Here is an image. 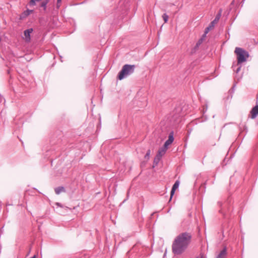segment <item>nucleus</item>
<instances>
[{
    "instance_id": "obj_1",
    "label": "nucleus",
    "mask_w": 258,
    "mask_h": 258,
    "mask_svg": "<svg viewBox=\"0 0 258 258\" xmlns=\"http://www.w3.org/2000/svg\"><path fill=\"white\" fill-rule=\"evenodd\" d=\"M191 240V235L183 232L175 237L172 245V250L175 254H181L187 248Z\"/></svg>"
},
{
    "instance_id": "obj_2",
    "label": "nucleus",
    "mask_w": 258,
    "mask_h": 258,
    "mask_svg": "<svg viewBox=\"0 0 258 258\" xmlns=\"http://www.w3.org/2000/svg\"><path fill=\"white\" fill-rule=\"evenodd\" d=\"M234 53L236 55L237 65L246 61L249 56L248 52L240 47H236Z\"/></svg>"
},
{
    "instance_id": "obj_3",
    "label": "nucleus",
    "mask_w": 258,
    "mask_h": 258,
    "mask_svg": "<svg viewBox=\"0 0 258 258\" xmlns=\"http://www.w3.org/2000/svg\"><path fill=\"white\" fill-rule=\"evenodd\" d=\"M135 65L127 64L124 65L122 67L121 70L118 73L117 76L118 79L119 80H121L133 74L135 71Z\"/></svg>"
},
{
    "instance_id": "obj_4",
    "label": "nucleus",
    "mask_w": 258,
    "mask_h": 258,
    "mask_svg": "<svg viewBox=\"0 0 258 258\" xmlns=\"http://www.w3.org/2000/svg\"><path fill=\"white\" fill-rule=\"evenodd\" d=\"M33 30L32 28H29L24 31V35L22 36L23 39L26 42H30L31 40V33H32Z\"/></svg>"
},
{
    "instance_id": "obj_5",
    "label": "nucleus",
    "mask_w": 258,
    "mask_h": 258,
    "mask_svg": "<svg viewBox=\"0 0 258 258\" xmlns=\"http://www.w3.org/2000/svg\"><path fill=\"white\" fill-rule=\"evenodd\" d=\"M258 115V105L253 107L250 112L249 117L252 118H255Z\"/></svg>"
},
{
    "instance_id": "obj_6",
    "label": "nucleus",
    "mask_w": 258,
    "mask_h": 258,
    "mask_svg": "<svg viewBox=\"0 0 258 258\" xmlns=\"http://www.w3.org/2000/svg\"><path fill=\"white\" fill-rule=\"evenodd\" d=\"M174 141L173 132H171L168 136V140L164 143V146L167 148L168 146L171 144Z\"/></svg>"
},
{
    "instance_id": "obj_7",
    "label": "nucleus",
    "mask_w": 258,
    "mask_h": 258,
    "mask_svg": "<svg viewBox=\"0 0 258 258\" xmlns=\"http://www.w3.org/2000/svg\"><path fill=\"white\" fill-rule=\"evenodd\" d=\"M179 185V181L178 180L176 181L174 183V184H173V185L172 187L171 192H170V201L171 200L173 196L174 195L175 190L178 187Z\"/></svg>"
},
{
    "instance_id": "obj_8",
    "label": "nucleus",
    "mask_w": 258,
    "mask_h": 258,
    "mask_svg": "<svg viewBox=\"0 0 258 258\" xmlns=\"http://www.w3.org/2000/svg\"><path fill=\"white\" fill-rule=\"evenodd\" d=\"M226 254V248H224L220 251L216 258H225Z\"/></svg>"
},
{
    "instance_id": "obj_9",
    "label": "nucleus",
    "mask_w": 258,
    "mask_h": 258,
    "mask_svg": "<svg viewBox=\"0 0 258 258\" xmlns=\"http://www.w3.org/2000/svg\"><path fill=\"white\" fill-rule=\"evenodd\" d=\"M167 149V148L163 146V147L159 150L157 155L162 157L165 154Z\"/></svg>"
},
{
    "instance_id": "obj_10",
    "label": "nucleus",
    "mask_w": 258,
    "mask_h": 258,
    "mask_svg": "<svg viewBox=\"0 0 258 258\" xmlns=\"http://www.w3.org/2000/svg\"><path fill=\"white\" fill-rule=\"evenodd\" d=\"M220 16V14L219 15V16H217L215 19L210 23L209 26L208 27L210 28V30L212 29L214 26L215 23H217V22L219 20Z\"/></svg>"
},
{
    "instance_id": "obj_11",
    "label": "nucleus",
    "mask_w": 258,
    "mask_h": 258,
    "mask_svg": "<svg viewBox=\"0 0 258 258\" xmlns=\"http://www.w3.org/2000/svg\"><path fill=\"white\" fill-rule=\"evenodd\" d=\"M65 189L62 186H59L55 188V192L57 195H59L62 192H64Z\"/></svg>"
},
{
    "instance_id": "obj_12",
    "label": "nucleus",
    "mask_w": 258,
    "mask_h": 258,
    "mask_svg": "<svg viewBox=\"0 0 258 258\" xmlns=\"http://www.w3.org/2000/svg\"><path fill=\"white\" fill-rule=\"evenodd\" d=\"M50 0H44L40 4V7L43 8L44 10L46 9V5L49 3Z\"/></svg>"
},
{
    "instance_id": "obj_13",
    "label": "nucleus",
    "mask_w": 258,
    "mask_h": 258,
    "mask_svg": "<svg viewBox=\"0 0 258 258\" xmlns=\"http://www.w3.org/2000/svg\"><path fill=\"white\" fill-rule=\"evenodd\" d=\"M203 41H204V38H201L197 42V43L195 47V49H198L199 48V47L200 46V45L203 43Z\"/></svg>"
},
{
    "instance_id": "obj_14",
    "label": "nucleus",
    "mask_w": 258,
    "mask_h": 258,
    "mask_svg": "<svg viewBox=\"0 0 258 258\" xmlns=\"http://www.w3.org/2000/svg\"><path fill=\"white\" fill-rule=\"evenodd\" d=\"M161 158V157L160 156H159L158 155H157L154 159V163L157 165L160 161Z\"/></svg>"
},
{
    "instance_id": "obj_15",
    "label": "nucleus",
    "mask_w": 258,
    "mask_h": 258,
    "mask_svg": "<svg viewBox=\"0 0 258 258\" xmlns=\"http://www.w3.org/2000/svg\"><path fill=\"white\" fill-rule=\"evenodd\" d=\"M33 12V10H27L26 11H25L23 15H24V17H26L28 15H29L31 13H32Z\"/></svg>"
},
{
    "instance_id": "obj_16",
    "label": "nucleus",
    "mask_w": 258,
    "mask_h": 258,
    "mask_svg": "<svg viewBox=\"0 0 258 258\" xmlns=\"http://www.w3.org/2000/svg\"><path fill=\"white\" fill-rule=\"evenodd\" d=\"M162 18L164 20V23H167L169 17L166 14H163L162 15Z\"/></svg>"
},
{
    "instance_id": "obj_17",
    "label": "nucleus",
    "mask_w": 258,
    "mask_h": 258,
    "mask_svg": "<svg viewBox=\"0 0 258 258\" xmlns=\"http://www.w3.org/2000/svg\"><path fill=\"white\" fill-rule=\"evenodd\" d=\"M209 31H210V28L209 27H207L206 28V29H205L204 34L203 35V36H202V37L201 38H203L204 40L207 34L209 32Z\"/></svg>"
},
{
    "instance_id": "obj_18",
    "label": "nucleus",
    "mask_w": 258,
    "mask_h": 258,
    "mask_svg": "<svg viewBox=\"0 0 258 258\" xmlns=\"http://www.w3.org/2000/svg\"><path fill=\"white\" fill-rule=\"evenodd\" d=\"M150 155V150H148L145 156V158L146 159H149Z\"/></svg>"
},
{
    "instance_id": "obj_19",
    "label": "nucleus",
    "mask_w": 258,
    "mask_h": 258,
    "mask_svg": "<svg viewBox=\"0 0 258 258\" xmlns=\"http://www.w3.org/2000/svg\"><path fill=\"white\" fill-rule=\"evenodd\" d=\"M62 0H57L56 7L58 9L60 6V4Z\"/></svg>"
},
{
    "instance_id": "obj_20",
    "label": "nucleus",
    "mask_w": 258,
    "mask_h": 258,
    "mask_svg": "<svg viewBox=\"0 0 258 258\" xmlns=\"http://www.w3.org/2000/svg\"><path fill=\"white\" fill-rule=\"evenodd\" d=\"M196 258H206V256L202 253H201L199 255L197 256Z\"/></svg>"
},
{
    "instance_id": "obj_21",
    "label": "nucleus",
    "mask_w": 258,
    "mask_h": 258,
    "mask_svg": "<svg viewBox=\"0 0 258 258\" xmlns=\"http://www.w3.org/2000/svg\"><path fill=\"white\" fill-rule=\"evenodd\" d=\"M241 69V66H239L236 70V73H238Z\"/></svg>"
},
{
    "instance_id": "obj_22",
    "label": "nucleus",
    "mask_w": 258,
    "mask_h": 258,
    "mask_svg": "<svg viewBox=\"0 0 258 258\" xmlns=\"http://www.w3.org/2000/svg\"><path fill=\"white\" fill-rule=\"evenodd\" d=\"M56 205L57 206L61 207L60 204V203H56Z\"/></svg>"
},
{
    "instance_id": "obj_23",
    "label": "nucleus",
    "mask_w": 258,
    "mask_h": 258,
    "mask_svg": "<svg viewBox=\"0 0 258 258\" xmlns=\"http://www.w3.org/2000/svg\"><path fill=\"white\" fill-rule=\"evenodd\" d=\"M11 205H12V204H9V203H8L7 204V206Z\"/></svg>"
},
{
    "instance_id": "obj_24",
    "label": "nucleus",
    "mask_w": 258,
    "mask_h": 258,
    "mask_svg": "<svg viewBox=\"0 0 258 258\" xmlns=\"http://www.w3.org/2000/svg\"><path fill=\"white\" fill-rule=\"evenodd\" d=\"M8 72L9 74H10V70H8Z\"/></svg>"
}]
</instances>
